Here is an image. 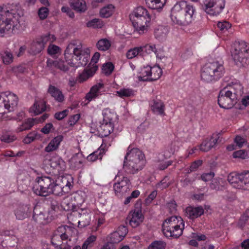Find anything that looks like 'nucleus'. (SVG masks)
<instances>
[{"label":"nucleus","mask_w":249,"mask_h":249,"mask_svg":"<svg viewBox=\"0 0 249 249\" xmlns=\"http://www.w3.org/2000/svg\"><path fill=\"white\" fill-rule=\"evenodd\" d=\"M225 6V0H203L201 9L211 16L220 15Z\"/></svg>","instance_id":"obj_11"},{"label":"nucleus","mask_w":249,"mask_h":249,"mask_svg":"<svg viewBox=\"0 0 249 249\" xmlns=\"http://www.w3.org/2000/svg\"><path fill=\"white\" fill-rule=\"evenodd\" d=\"M59 52V48L54 45H50L48 48V52L51 55L57 54Z\"/></svg>","instance_id":"obj_63"},{"label":"nucleus","mask_w":249,"mask_h":249,"mask_svg":"<svg viewBox=\"0 0 249 249\" xmlns=\"http://www.w3.org/2000/svg\"><path fill=\"white\" fill-rule=\"evenodd\" d=\"M143 51V47H137L129 50L126 53V56L128 59H132L139 55H141Z\"/></svg>","instance_id":"obj_46"},{"label":"nucleus","mask_w":249,"mask_h":249,"mask_svg":"<svg viewBox=\"0 0 249 249\" xmlns=\"http://www.w3.org/2000/svg\"><path fill=\"white\" fill-rule=\"evenodd\" d=\"M19 16L0 7V36L16 33L20 29Z\"/></svg>","instance_id":"obj_6"},{"label":"nucleus","mask_w":249,"mask_h":249,"mask_svg":"<svg viewBox=\"0 0 249 249\" xmlns=\"http://www.w3.org/2000/svg\"><path fill=\"white\" fill-rule=\"evenodd\" d=\"M224 71L222 61L209 62L201 69V78L206 82H211L219 79L223 75Z\"/></svg>","instance_id":"obj_9"},{"label":"nucleus","mask_w":249,"mask_h":249,"mask_svg":"<svg viewBox=\"0 0 249 249\" xmlns=\"http://www.w3.org/2000/svg\"><path fill=\"white\" fill-rule=\"evenodd\" d=\"M105 154V150L103 148H98L97 150L89 154L87 157V160L89 161H94L98 159H102L103 155Z\"/></svg>","instance_id":"obj_44"},{"label":"nucleus","mask_w":249,"mask_h":249,"mask_svg":"<svg viewBox=\"0 0 249 249\" xmlns=\"http://www.w3.org/2000/svg\"><path fill=\"white\" fill-rule=\"evenodd\" d=\"M79 215L80 219L78 222V227H85L89 225L90 221V212L89 209L84 208L77 211Z\"/></svg>","instance_id":"obj_21"},{"label":"nucleus","mask_w":249,"mask_h":249,"mask_svg":"<svg viewBox=\"0 0 249 249\" xmlns=\"http://www.w3.org/2000/svg\"><path fill=\"white\" fill-rule=\"evenodd\" d=\"M0 139L2 142L9 143L14 141L16 139V137L14 135L4 134L1 135Z\"/></svg>","instance_id":"obj_60"},{"label":"nucleus","mask_w":249,"mask_h":249,"mask_svg":"<svg viewBox=\"0 0 249 249\" xmlns=\"http://www.w3.org/2000/svg\"><path fill=\"white\" fill-rule=\"evenodd\" d=\"M46 108L45 102L43 100L40 99L35 101L34 105L30 108V112L35 115L44 111Z\"/></svg>","instance_id":"obj_30"},{"label":"nucleus","mask_w":249,"mask_h":249,"mask_svg":"<svg viewBox=\"0 0 249 249\" xmlns=\"http://www.w3.org/2000/svg\"><path fill=\"white\" fill-rule=\"evenodd\" d=\"M18 98L17 95L10 92L0 93V118L4 114L13 111L18 106Z\"/></svg>","instance_id":"obj_10"},{"label":"nucleus","mask_w":249,"mask_h":249,"mask_svg":"<svg viewBox=\"0 0 249 249\" xmlns=\"http://www.w3.org/2000/svg\"><path fill=\"white\" fill-rule=\"evenodd\" d=\"M152 111L157 115H165V107L163 103L160 100H153L150 104Z\"/></svg>","instance_id":"obj_25"},{"label":"nucleus","mask_w":249,"mask_h":249,"mask_svg":"<svg viewBox=\"0 0 249 249\" xmlns=\"http://www.w3.org/2000/svg\"><path fill=\"white\" fill-rule=\"evenodd\" d=\"M29 208L27 206L18 207L15 211V214L18 220H23L28 216Z\"/></svg>","instance_id":"obj_37"},{"label":"nucleus","mask_w":249,"mask_h":249,"mask_svg":"<svg viewBox=\"0 0 249 249\" xmlns=\"http://www.w3.org/2000/svg\"><path fill=\"white\" fill-rule=\"evenodd\" d=\"M48 92L56 101L59 102H61L64 100V96L62 91L54 86H50L48 89Z\"/></svg>","instance_id":"obj_34"},{"label":"nucleus","mask_w":249,"mask_h":249,"mask_svg":"<svg viewBox=\"0 0 249 249\" xmlns=\"http://www.w3.org/2000/svg\"><path fill=\"white\" fill-rule=\"evenodd\" d=\"M151 67L147 66L142 68L139 72L138 79L140 81H148L150 80Z\"/></svg>","instance_id":"obj_40"},{"label":"nucleus","mask_w":249,"mask_h":249,"mask_svg":"<svg viewBox=\"0 0 249 249\" xmlns=\"http://www.w3.org/2000/svg\"><path fill=\"white\" fill-rule=\"evenodd\" d=\"M71 231V229L68 226H60L52 237V243L54 246H59L60 242H66L68 241Z\"/></svg>","instance_id":"obj_16"},{"label":"nucleus","mask_w":249,"mask_h":249,"mask_svg":"<svg viewBox=\"0 0 249 249\" xmlns=\"http://www.w3.org/2000/svg\"><path fill=\"white\" fill-rule=\"evenodd\" d=\"M113 123L103 122L100 126V131L103 137L108 136L113 130Z\"/></svg>","instance_id":"obj_39"},{"label":"nucleus","mask_w":249,"mask_h":249,"mask_svg":"<svg viewBox=\"0 0 249 249\" xmlns=\"http://www.w3.org/2000/svg\"><path fill=\"white\" fill-rule=\"evenodd\" d=\"M104 25L105 23L102 19L96 18L89 20L86 23L87 27L94 29L101 28Z\"/></svg>","instance_id":"obj_45"},{"label":"nucleus","mask_w":249,"mask_h":249,"mask_svg":"<svg viewBox=\"0 0 249 249\" xmlns=\"http://www.w3.org/2000/svg\"><path fill=\"white\" fill-rule=\"evenodd\" d=\"M114 69V66L111 63H107L103 66L102 71L106 75L110 74Z\"/></svg>","instance_id":"obj_54"},{"label":"nucleus","mask_w":249,"mask_h":249,"mask_svg":"<svg viewBox=\"0 0 249 249\" xmlns=\"http://www.w3.org/2000/svg\"><path fill=\"white\" fill-rule=\"evenodd\" d=\"M104 88V85L99 83L92 86L89 90V91L87 93L85 96V101L87 102L84 103V105H86L89 102L98 97L101 94V90Z\"/></svg>","instance_id":"obj_20"},{"label":"nucleus","mask_w":249,"mask_h":249,"mask_svg":"<svg viewBox=\"0 0 249 249\" xmlns=\"http://www.w3.org/2000/svg\"><path fill=\"white\" fill-rule=\"evenodd\" d=\"M72 180L70 175L59 177L56 179L49 176L38 177L35 180L33 190L38 196H46L51 194L60 196L69 191Z\"/></svg>","instance_id":"obj_1"},{"label":"nucleus","mask_w":249,"mask_h":249,"mask_svg":"<svg viewBox=\"0 0 249 249\" xmlns=\"http://www.w3.org/2000/svg\"><path fill=\"white\" fill-rule=\"evenodd\" d=\"M111 41L107 38L100 39L96 43L97 49L101 51H106L111 47Z\"/></svg>","instance_id":"obj_41"},{"label":"nucleus","mask_w":249,"mask_h":249,"mask_svg":"<svg viewBox=\"0 0 249 249\" xmlns=\"http://www.w3.org/2000/svg\"><path fill=\"white\" fill-rule=\"evenodd\" d=\"M146 6L151 9L160 11L165 6L167 0H145Z\"/></svg>","instance_id":"obj_26"},{"label":"nucleus","mask_w":249,"mask_h":249,"mask_svg":"<svg viewBox=\"0 0 249 249\" xmlns=\"http://www.w3.org/2000/svg\"><path fill=\"white\" fill-rule=\"evenodd\" d=\"M228 180L235 188L249 190V172L231 173L228 177Z\"/></svg>","instance_id":"obj_12"},{"label":"nucleus","mask_w":249,"mask_h":249,"mask_svg":"<svg viewBox=\"0 0 249 249\" xmlns=\"http://www.w3.org/2000/svg\"><path fill=\"white\" fill-rule=\"evenodd\" d=\"M129 218L130 225L133 228H136L142 222L144 216L140 208H136L129 213Z\"/></svg>","instance_id":"obj_18"},{"label":"nucleus","mask_w":249,"mask_h":249,"mask_svg":"<svg viewBox=\"0 0 249 249\" xmlns=\"http://www.w3.org/2000/svg\"><path fill=\"white\" fill-rule=\"evenodd\" d=\"M63 140V136L61 135H59L54 137L45 147V151L46 152H51L57 150Z\"/></svg>","instance_id":"obj_22"},{"label":"nucleus","mask_w":249,"mask_h":249,"mask_svg":"<svg viewBox=\"0 0 249 249\" xmlns=\"http://www.w3.org/2000/svg\"><path fill=\"white\" fill-rule=\"evenodd\" d=\"M50 165L52 168L56 169L59 172L64 171L66 167L64 161L59 157L52 158L50 160Z\"/></svg>","instance_id":"obj_29"},{"label":"nucleus","mask_w":249,"mask_h":249,"mask_svg":"<svg viewBox=\"0 0 249 249\" xmlns=\"http://www.w3.org/2000/svg\"><path fill=\"white\" fill-rule=\"evenodd\" d=\"M52 217L49 211L45 210L38 206L35 207L33 218L37 222L45 224L52 220Z\"/></svg>","instance_id":"obj_17"},{"label":"nucleus","mask_w":249,"mask_h":249,"mask_svg":"<svg viewBox=\"0 0 249 249\" xmlns=\"http://www.w3.org/2000/svg\"><path fill=\"white\" fill-rule=\"evenodd\" d=\"M204 209L202 207H188L185 209L186 215L190 219H193L197 218L204 213Z\"/></svg>","instance_id":"obj_24"},{"label":"nucleus","mask_w":249,"mask_h":249,"mask_svg":"<svg viewBox=\"0 0 249 249\" xmlns=\"http://www.w3.org/2000/svg\"><path fill=\"white\" fill-rule=\"evenodd\" d=\"M97 65H94L93 67H89L88 69L85 70L79 76L78 80L82 82L87 80L89 77H92L98 70Z\"/></svg>","instance_id":"obj_27"},{"label":"nucleus","mask_w":249,"mask_h":249,"mask_svg":"<svg viewBox=\"0 0 249 249\" xmlns=\"http://www.w3.org/2000/svg\"><path fill=\"white\" fill-rule=\"evenodd\" d=\"M103 122L113 123V120L116 118V113L109 108H107L102 111Z\"/></svg>","instance_id":"obj_38"},{"label":"nucleus","mask_w":249,"mask_h":249,"mask_svg":"<svg viewBox=\"0 0 249 249\" xmlns=\"http://www.w3.org/2000/svg\"><path fill=\"white\" fill-rule=\"evenodd\" d=\"M116 93L120 97L124 98L133 95L134 92L131 89L123 88L117 91Z\"/></svg>","instance_id":"obj_50"},{"label":"nucleus","mask_w":249,"mask_h":249,"mask_svg":"<svg viewBox=\"0 0 249 249\" xmlns=\"http://www.w3.org/2000/svg\"><path fill=\"white\" fill-rule=\"evenodd\" d=\"M222 182L221 179L214 178L212 180L211 183V188L214 190H219L220 188V185Z\"/></svg>","instance_id":"obj_61"},{"label":"nucleus","mask_w":249,"mask_h":249,"mask_svg":"<svg viewBox=\"0 0 249 249\" xmlns=\"http://www.w3.org/2000/svg\"><path fill=\"white\" fill-rule=\"evenodd\" d=\"M169 32L168 26H159L154 30V35L156 38L160 40H164Z\"/></svg>","instance_id":"obj_28"},{"label":"nucleus","mask_w":249,"mask_h":249,"mask_svg":"<svg viewBox=\"0 0 249 249\" xmlns=\"http://www.w3.org/2000/svg\"><path fill=\"white\" fill-rule=\"evenodd\" d=\"M115 9V6L113 4H107L101 8L99 16L102 18H108L113 15Z\"/></svg>","instance_id":"obj_33"},{"label":"nucleus","mask_w":249,"mask_h":249,"mask_svg":"<svg viewBox=\"0 0 249 249\" xmlns=\"http://www.w3.org/2000/svg\"><path fill=\"white\" fill-rule=\"evenodd\" d=\"M142 47H143V51L144 50L147 53H150L152 52L156 53V49L154 44H146Z\"/></svg>","instance_id":"obj_62"},{"label":"nucleus","mask_w":249,"mask_h":249,"mask_svg":"<svg viewBox=\"0 0 249 249\" xmlns=\"http://www.w3.org/2000/svg\"><path fill=\"white\" fill-rule=\"evenodd\" d=\"M36 136L37 134L36 132H31L23 139V142L24 143L29 144L33 142L36 139Z\"/></svg>","instance_id":"obj_56"},{"label":"nucleus","mask_w":249,"mask_h":249,"mask_svg":"<svg viewBox=\"0 0 249 249\" xmlns=\"http://www.w3.org/2000/svg\"><path fill=\"white\" fill-rule=\"evenodd\" d=\"M55 40V36L49 34L37 38L31 44L29 52L34 55L39 53L44 49L45 45L47 42H53Z\"/></svg>","instance_id":"obj_14"},{"label":"nucleus","mask_w":249,"mask_h":249,"mask_svg":"<svg viewBox=\"0 0 249 249\" xmlns=\"http://www.w3.org/2000/svg\"><path fill=\"white\" fill-rule=\"evenodd\" d=\"M0 58L2 62L5 65H9L13 62V55L9 51L6 50L0 53Z\"/></svg>","instance_id":"obj_42"},{"label":"nucleus","mask_w":249,"mask_h":249,"mask_svg":"<svg viewBox=\"0 0 249 249\" xmlns=\"http://www.w3.org/2000/svg\"><path fill=\"white\" fill-rule=\"evenodd\" d=\"M127 233V229L125 226H120L117 230L111 233L108 238L111 243H118L121 241Z\"/></svg>","instance_id":"obj_19"},{"label":"nucleus","mask_w":249,"mask_h":249,"mask_svg":"<svg viewBox=\"0 0 249 249\" xmlns=\"http://www.w3.org/2000/svg\"><path fill=\"white\" fill-rule=\"evenodd\" d=\"M234 142L237 146L241 147L246 143V140L244 137L240 136H237L234 139Z\"/></svg>","instance_id":"obj_64"},{"label":"nucleus","mask_w":249,"mask_h":249,"mask_svg":"<svg viewBox=\"0 0 249 249\" xmlns=\"http://www.w3.org/2000/svg\"><path fill=\"white\" fill-rule=\"evenodd\" d=\"M249 218V209L247 210L241 216L239 221L238 222V225L242 228L245 224L246 222L248 221Z\"/></svg>","instance_id":"obj_57"},{"label":"nucleus","mask_w":249,"mask_h":249,"mask_svg":"<svg viewBox=\"0 0 249 249\" xmlns=\"http://www.w3.org/2000/svg\"><path fill=\"white\" fill-rule=\"evenodd\" d=\"M84 158L81 153H76L69 160L70 166L73 169H77L82 167Z\"/></svg>","instance_id":"obj_31"},{"label":"nucleus","mask_w":249,"mask_h":249,"mask_svg":"<svg viewBox=\"0 0 249 249\" xmlns=\"http://www.w3.org/2000/svg\"><path fill=\"white\" fill-rule=\"evenodd\" d=\"M55 63L56 65V68H57L61 71H66L68 70V67L65 64V62L61 59H58L55 60Z\"/></svg>","instance_id":"obj_59"},{"label":"nucleus","mask_w":249,"mask_h":249,"mask_svg":"<svg viewBox=\"0 0 249 249\" xmlns=\"http://www.w3.org/2000/svg\"><path fill=\"white\" fill-rule=\"evenodd\" d=\"M34 125V120L33 119H28L26 121L24 122L21 125L19 126L17 129L18 132H22L30 129Z\"/></svg>","instance_id":"obj_48"},{"label":"nucleus","mask_w":249,"mask_h":249,"mask_svg":"<svg viewBox=\"0 0 249 249\" xmlns=\"http://www.w3.org/2000/svg\"><path fill=\"white\" fill-rule=\"evenodd\" d=\"M232 157L235 159H246L249 158L248 153L244 150L235 151L232 154Z\"/></svg>","instance_id":"obj_52"},{"label":"nucleus","mask_w":249,"mask_h":249,"mask_svg":"<svg viewBox=\"0 0 249 249\" xmlns=\"http://www.w3.org/2000/svg\"><path fill=\"white\" fill-rule=\"evenodd\" d=\"M184 228V221L179 216H171L162 224V231L167 237H179L182 235Z\"/></svg>","instance_id":"obj_8"},{"label":"nucleus","mask_w":249,"mask_h":249,"mask_svg":"<svg viewBox=\"0 0 249 249\" xmlns=\"http://www.w3.org/2000/svg\"><path fill=\"white\" fill-rule=\"evenodd\" d=\"M166 244L163 241H156L152 243L148 249H164Z\"/></svg>","instance_id":"obj_53"},{"label":"nucleus","mask_w":249,"mask_h":249,"mask_svg":"<svg viewBox=\"0 0 249 249\" xmlns=\"http://www.w3.org/2000/svg\"><path fill=\"white\" fill-rule=\"evenodd\" d=\"M218 137L217 135H213L210 138L205 140L200 145V150L207 152L213 147L217 143Z\"/></svg>","instance_id":"obj_23"},{"label":"nucleus","mask_w":249,"mask_h":249,"mask_svg":"<svg viewBox=\"0 0 249 249\" xmlns=\"http://www.w3.org/2000/svg\"><path fill=\"white\" fill-rule=\"evenodd\" d=\"M89 48L73 41L67 46L65 51V59L68 65L78 68L85 66L90 58Z\"/></svg>","instance_id":"obj_2"},{"label":"nucleus","mask_w":249,"mask_h":249,"mask_svg":"<svg viewBox=\"0 0 249 249\" xmlns=\"http://www.w3.org/2000/svg\"><path fill=\"white\" fill-rule=\"evenodd\" d=\"M133 27L139 34L146 32L150 26L151 16L147 10L141 6L136 8L129 15Z\"/></svg>","instance_id":"obj_7"},{"label":"nucleus","mask_w":249,"mask_h":249,"mask_svg":"<svg viewBox=\"0 0 249 249\" xmlns=\"http://www.w3.org/2000/svg\"><path fill=\"white\" fill-rule=\"evenodd\" d=\"M61 206L65 211H77L78 210L76 209L71 195L63 199L61 202Z\"/></svg>","instance_id":"obj_32"},{"label":"nucleus","mask_w":249,"mask_h":249,"mask_svg":"<svg viewBox=\"0 0 249 249\" xmlns=\"http://www.w3.org/2000/svg\"><path fill=\"white\" fill-rule=\"evenodd\" d=\"M231 53L233 59L237 60L238 62H239L240 54H242L244 57L242 60H241L240 62L244 63L246 61V57H249V46L244 41H236Z\"/></svg>","instance_id":"obj_15"},{"label":"nucleus","mask_w":249,"mask_h":249,"mask_svg":"<svg viewBox=\"0 0 249 249\" xmlns=\"http://www.w3.org/2000/svg\"><path fill=\"white\" fill-rule=\"evenodd\" d=\"M169 185V178L167 177H166L163 179H162L160 182L158 183L156 185V187L157 189L162 190L168 187Z\"/></svg>","instance_id":"obj_55"},{"label":"nucleus","mask_w":249,"mask_h":249,"mask_svg":"<svg viewBox=\"0 0 249 249\" xmlns=\"http://www.w3.org/2000/svg\"><path fill=\"white\" fill-rule=\"evenodd\" d=\"M196 9L192 4L185 1L177 2L171 12V19L174 24L180 26L190 25L195 19Z\"/></svg>","instance_id":"obj_3"},{"label":"nucleus","mask_w":249,"mask_h":249,"mask_svg":"<svg viewBox=\"0 0 249 249\" xmlns=\"http://www.w3.org/2000/svg\"><path fill=\"white\" fill-rule=\"evenodd\" d=\"M243 87L239 83L229 85L222 89L218 97V104L221 108H231L243 94Z\"/></svg>","instance_id":"obj_4"},{"label":"nucleus","mask_w":249,"mask_h":249,"mask_svg":"<svg viewBox=\"0 0 249 249\" xmlns=\"http://www.w3.org/2000/svg\"><path fill=\"white\" fill-rule=\"evenodd\" d=\"M96 239V235H90L83 244L82 246V249H88L89 247L90 248L92 247Z\"/></svg>","instance_id":"obj_49"},{"label":"nucleus","mask_w":249,"mask_h":249,"mask_svg":"<svg viewBox=\"0 0 249 249\" xmlns=\"http://www.w3.org/2000/svg\"><path fill=\"white\" fill-rule=\"evenodd\" d=\"M115 182L113 185V189L118 196L125 195L130 190L131 182L126 177L118 172L115 178Z\"/></svg>","instance_id":"obj_13"},{"label":"nucleus","mask_w":249,"mask_h":249,"mask_svg":"<svg viewBox=\"0 0 249 249\" xmlns=\"http://www.w3.org/2000/svg\"><path fill=\"white\" fill-rule=\"evenodd\" d=\"M71 196L76 209H82L80 207L85 201V194L80 192L73 194L71 195Z\"/></svg>","instance_id":"obj_35"},{"label":"nucleus","mask_w":249,"mask_h":249,"mask_svg":"<svg viewBox=\"0 0 249 249\" xmlns=\"http://www.w3.org/2000/svg\"><path fill=\"white\" fill-rule=\"evenodd\" d=\"M145 162L144 155L140 149L128 147L124 157V166L129 173L133 174L137 173L143 169Z\"/></svg>","instance_id":"obj_5"},{"label":"nucleus","mask_w":249,"mask_h":249,"mask_svg":"<svg viewBox=\"0 0 249 249\" xmlns=\"http://www.w3.org/2000/svg\"><path fill=\"white\" fill-rule=\"evenodd\" d=\"M218 29L223 33H225L231 28V24L226 21H219L217 24Z\"/></svg>","instance_id":"obj_51"},{"label":"nucleus","mask_w":249,"mask_h":249,"mask_svg":"<svg viewBox=\"0 0 249 249\" xmlns=\"http://www.w3.org/2000/svg\"><path fill=\"white\" fill-rule=\"evenodd\" d=\"M178 143L174 142L171 143L167 148L164 153L166 158H169L178 150Z\"/></svg>","instance_id":"obj_47"},{"label":"nucleus","mask_w":249,"mask_h":249,"mask_svg":"<svg viewBox=\"0 0 249 249\" xmlns=\"http://www.w3.org/2000/svg\"><path fill=\"white\" fill-rule=\"evenodd\" d=\"M71 6L75 11L80 13L84 12L87 9V4L84 0H74Z\"/></svg>","instance_id":"obj_36"},{"label":"nucleus","mask_w":249,"mask_h":249,"mask_svg":"<svg viewBox=\"0 0 249 249\" xmlns=\"http://www.w3.org/2000/svg\"><path fill=\"white\" fill-rule=\"evenodd\" d=\"M162 74L161 68L158 66L151 67L150 74V80L151 81L156 80L160 78Z\"/></svg>","instance_id":"obj_43"},{"label":"nucleus","mask_w":249,"mask_h":249,"mask_svg":"<svg viewBox=\"0 0 249 249\" xmlns=\"http://www.w3.org/2000/svg\"><path fill=\"white\" fill-rule=\"evenodd\" d=\"M49 14V10L45 7H41L38 11V15L41 19H45Z\"/></svg>","instance_id":"obj_58"}]
</instances>
